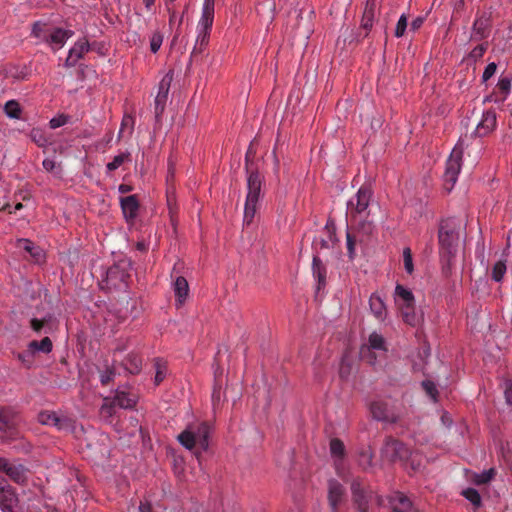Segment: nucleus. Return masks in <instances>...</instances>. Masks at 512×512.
Wrapping results in <instances>:
<instances>
[{"label":"nucleus","instance_id":"nucleus-36","mask_svg":"<svg viewBox=\"0 0 512 512\" xmlns=\"http://www.w3.org/2000/svg\"><path fill=\"white\" fill-rule=\"evenodd\" d=\"M22 107L16 100H9L4 105V113L10 119H21Z\"/></svg>","mask_w":512,"mask_h":512},{"label":"nucleus","instance_id":"nucleus-5","mask_svg":"<svg viewBox=\"0 0 512 512\" xmlns=\"http://www.w3.org/2000/svg\"><path fill=\"white\" fill-rule=\"evenodd\" d=\"M210 425L207 422L193 423L186 427L177 437L179 443L187 450L194 451L200 460L201 453L208 451Z\"/></svg>","mask_w":512,"mask_h":512},{"label":"nucleus","instance_id":"nucleus-16","mask_svg":"<svg viewBox=\"0 0 512 512\" xmlns=\"http://www.w3.org/2000/svg\"><path fill=\"white\" fill-rule=\"evenodd\" d=\"M120 207L127 222H133L138 216L140 203L136 195L120 198Z\"/></svg>","mask_w":512,"mask_h":512},{"label":"nucleus","instance_id":"nucleus-54","mask_svg":"<svg viewBox=\"0 0 512 512\" xmlns=\"http://www.w3.org/2000/svg\"><path fill=\"white\" fill-rule=\"evenodd\" d=\"M374 229H375V226H374L373 222L367 221V220L359 222V224L357 226V231L366 236L372 235L374 232Z\"/></svg>","mask_w":512,"mask_h":512},{"label":"nucleus","instance_id":"nucleus-58","mask_svg":"<svg viewBox=\"0 0 512 512\" xmlns=\"http://www.w3.org/2000/svg\"><path fill=\"white\" fill-rule=\"evenodd\" d=\"M372 458L373 454L372 452L368 450H363L360 452V465L363 468L371 467L372 466Z\"/></svg>","mask_w":512,"mask_h":512},{"label":"nucleus","instance_id":"nucleus-9","mask_svg":"<svg viewBox=\"0 0 512 512\" xmlns=\"http://www.w3.org/2000/svg\"><path fill=\"white\" fill-rule=\"evenodd\" d=\"M0 510L19 512V498L16 490L5 479H0Z\"/></svg>","mask_w":512,"mask_h":512},{"label":"nucleus","instance_id":"nucleus-44","mask_svg":"<svg viewBox=\"0 0 512 512\" xmlns=\"http://www.w3.org/2000/svg\"><path fill=\"white\" fill-rule=\"evenodd\" d=\"M330 452L332 456L343 458L345 455V446L339 438H333L330 441Z\"/></svg>","mask_w":512,"mask_h":512},{"label":"nucleus","instance_id":"nucleus-4","mask_svg":"<svg viewBox=\"0 0 512 512\" xmlns=\"http://www.w3.org/2000/svg\"><path fill=\"white\" fill-rule=\"evenodd\" d=\"M247 194L244 205L243 225L249 226L253 223L260 201L264 197L263 187L265 177L260 171L246 173Z\"/></svg>","mask_w":512,"mask_h":512},{"label":"nucleus","instance_id":"nucleus-7","mask_svg":"<svg viewBox=\"0 0 512 512\" xmlns=\"http://www.w3.org/2000/svg\"><path fill=\"white\" fill-rule=\"evenodd\" d=\"M0 472L19 485H25L28 481V469L23 464L4 457H0Z\"/></svg>","mask_w":512,"mask_h":512},{"label":"nucleus","instance_id":"nucleus-33","mask_svg":"<svg viewBox=\"0 0 512 512\" xmlns=\"http://www.w3.org/2000/svg\"><path fill=\"white\" fill-rule=\"evenodd\" d=\"M395 302L397 305L415 303V298L411 290L397 284L395 287Z\"/></svg>","mask_w":512,"mask_h":512},{"label":"nucleus","instance_id":"nucleus-38","mask_svg":"<svg viewBox=\"0 0 512 512\" xmlns=\"http://www.w3.org/2000/svg\"><path fill=\"white\" fill-rule=\"evenodd\" d=\"M173 75H174V73L172 70L168 71L164 75V77L161 79V81L158 84V92H157L156 96L162 97V98H168L170 86L173 81Z\"/></svg>","mask_w":512,"mask_h":512},{"label":"nucleus","instance_id":"nucleus-21","mask_svg":"<svg viewBox=\"0 0 512 512\" xmlns=\"http://www.w3.org/2000/svg\"><path fill=\"white\" fill-rule=\"evenodd\" d=\"M511 90V78L509 77H500L498 83L496 84L493 95L487 97L486 100H494V101H505L508 97Z\"/></svg>","mask_w":512,"mask_h":512},{"label":"nucleus","instance_id":"nucleus-42","mask_svg":"<svg viewBox=\"0 0 512 512\" xmlns=\"http://www.w3.org/2000/svg\"><path fill=\"white\" fill-rule=\"evenodd\" d=\"M496 128V114L487 111L482 115V134L490 133Z\"/></svg>","mask_w":512,"mask_h":512},{"label":"nucleus","instance_id":"nucleus-41","mask_svg":"<svg viewBox=\"0 0 512 512\" xmlns=\"http://www.w3.org/2000/svg\"><path fill=\"white\" fill-rule=\"evenodd\" d=\"M423 457L418 451H412L410 449V456L407 458L406 465H403L406 469H410L413 472L419 471L423 466Z\"/></svg>","mask_w":512,"mask_h":512},{"label":"nucleus","instance_id":"nucleus-51","mask_svg":"<svg viewBox=\"0 0 512 512\" xmlns=\"http://www.w3.org/2000/svg\"><path fill=\"white\" fill-rule=\"evenodd\" d=\"M403 262L404 268L408 274H412L414 271L412 252L409 247L404 248L403 250Z\"/></svg>","mask_w":512,"mask_h":512},{"label":"nucleus","instance_id":"nucleus-43","mask_svg":"<svg viewBox=\"0 0 512 512\" xmlns=\"http://www.w3.org/2000/svg\"><path fill=\"white\" fill-rule=\"evenodd\" d=\"M131 161V154L130 152H122L116 156H114L113 160L106 165L107 171H115L118 169L124 162H130Z\"/></svg>","mask_w":512,"mask_h":512},{"label":"nucleus","instance_id":"nucleus-45","mask_svg":"<svg viewBox=\"0 0 512 512\" xmlns=\"http://www.w3.org/2000/svg\"><path fill=\"white\" fill-rule=\"evenodd\" d=\"M421 386L423 390L426 392V394L434 401L436 402L438 400V389L436 387V384L431 380H423L421 382Z\"/></svg>","mask_w":512,"mask_h":512},{"label":"nucleus","instance_id":"nucleus-19","mask_svg":"<svg viewBox=\"0 0 512 512\" xmlns=\"http://www.w3.org/2000/svg\"><path fill=\"white\" fill-rule=\"evenodd\" d=\"M312 274L317 281L316 291L319 292L326 286L327 268L317 254L312 259Z\"/></svg>","mask_w":512,"mask_h":512},{"label":"nucleus","instance_id":"nucleus-3","mask_svg":"<svg viewBox=\"0 0 512 512\" xmlns=\"http://www.w3.org/2000/svg\"><path fill=\"white\" fill-rule=\"evenodd\" d=\"M132 269L133 262L130 258H120L103 272L100 282L101 289L126 291L129 287Z\"/></svg>","mask_w":512,"mask_h":512},{"label":"nucleus","instance_id":"nucleus-25","mask_svg":"<svg viewBox=\"0 0 512 512\" xmlns=\"http://www.w3.org/2000/svg\"><path fill=\"white\" fill-rule=\"evenodd\" d=\"M173 290L176 297V302L183 304L189 293V285L185 277L176 276L173 281Z\"/></svg>","mask_w":512,"mask_h":512},{"label":"nucleus","instance_id":"nucleus-56","mask_svg":"<svg viewBox=\"0 0 512 512\" xmlns=\"http://www.w3.org/2000/svg\"><path fill=\"white\" fill-rule=\"evenodd\" d=\"M31 138L39 147L45 146L47 143V139L39 129H33L31 131Z\"/></svg>","mask_w":512,"mask_h":512},{"label":"nucleus","instance_id":"nucleus-64","mask_svg":"<svg viewBox=\"0 0 512 512\" xmlns=\"http://www.w3.org/2000/svg\"><path fill=\"white\" fill-rule=\"evenodd\" d=\"M42 165L47 172H53L56 168V162L50 158H45L42 162Z\"/></svg>","mask_w":512,"mask_h":512},{"label":"nucleus","instance_id":"nucleus-46","mask_svg":"<svg viewBox=\"0 0 512 512\" xmlns=\"http://www.w3.org/2000/svg\"><path fill=\"white\" fill-rule=\"evenodd\" d=\"M461 495L470 501L474 505L475 509L480 507V493L478 490L474 488H467L461 492Z\"/></svg>","mask_w":512,"mask_h":512},{"label":"nucleus","instance_id":"nucleus-53","mask_svg":"<svg viewBox=\"0 0 512 512\" xmlns=\"http://www.w3.org/2000/svg\"><path fill=\"white\" fill-rule=\"evenodd\" d=\"M346 246H347V255L350 260H353L356 255V252H355L356 239L349 231H347V233H346Z\"/></svg>","mask_w":512,"mask_h":512},{"label":"nucleus","instance_id":"nucleus-17","mask_svg":"<svg viewBox=\"0 0 512 512\" xmlns=\"http://www.w3.org/2000/svg\"><path fill=\"white\" fill-rule=\"evenodd\" d=\"M18 422L17 413L11 408L0 409V431L8 433L10 436L16 432Z\"/></svg>","mask_w":512,"mask_h":512},{"label":"nucleus","instance_id":"nucleus-35","mask_svg":"<svg viewBox=\"0 0 512 512\" xmlns=\"http://www.w3.org/2000/svg\"><path fill=\"white\" fill-rule=\"evenodd\" d=\"M19 243L20 247L28 252L35 260L38 261L43 257V250L36 246L33 241L29 239H20Z\"/></svg>","mask_w":512,"mask_h":512},{"label":"nucleus","instance_id":"nucleus-1","mask_svg":"<svg viewBox=\"0 0 512 512\" xmlns=\"http://www.w3.org/2000/svg\"><path fill=\"white\" fill-rule=\"evenodd\" d=\"M461 221L455 217L441 220L438 228L439 255L442 274L448 277L458 252Z\"/></svg>","mask_w":512,"mask_h":512},{"label":"nucleus","instance_id":"nucleus-12","mask_svg":"<svg viewBox=\"0 0 512 512\" xmlns=\"http://www.w3.org/2000/svg\"><path fill=\"white\" fill-rule=\"evenodd\" d=\"M328 503L331 512H339L340 505L346 499L345 487L336 479H330L328 481Z\"/></svg>","mask_w":512,"mask_h":512},{"label":"nucleus","instance_id":"nucleus-34","mask_svg":"<svg viewBox=\"0 0 512 512\" xmlns=\"http://www.w3.org/2000/svg\"><path fill=\"white\" fill-rule=\"evenodd\" d=\"M51 28L47 24L36 21L32 25L31 35L42 42L47 43Z\"/></svg>","mask_w":512,"mask_h":512},{"label":"nucleus","instance_id":"nucleus-55","mask_svg":"<svg viewBox=\"0 0 512 512\" xmlns=\"http://www.w3.org/2000/svg\"><path fill=\"white\" fill-rule=\"evenodd\" d=\"M68 121H69V116L65 115V114H61L56 117H53L49 122V126L52 129H56L61 126H64L65 124L68 123Z\"/></svg>","mask_w":512,"mask_h":512},{"label":"nucleus","instance_id":"nucleus-39","mask_svg":"<svg viewBox=\"0 0 512 512\" xmlns=\"http://www.w3.org/2000/svg\"><path fill=\"white\" fill-rule=\"evenodd\" d=\"M154 368H155L154 384L156 386H158L165 379V377L167 375V363L161 358H155L154 359Z\"/></svg>","mask_w":512,"mask_h":512},{"label":"nucleus","instance_id":"nucleus-62","mask_svg":"<svg viewBox=\"0 0 512 512\" xmlns=\"http://www.w3.org/2000/svg\"><path fill=\"white\" fill-rule=\"evenodd\" d=\"M425 21V17L418 16L410 23V30L415 32L420 29Z\"/></svg>","mask_w":512,"mask_h":512},{"label":"nucleus","instance_id":"nucleus-61","mask_svg":"<svg viewBox=\"0 0 512 512\" xmlns=\"http://www.w3.org/2000/svg\"><path fill=\"white\" fill-rule=\"evenodd\" d=\"M115 376V372L112 369L107 368L100 374V382L102 385L109 384Z\"/></svg>","mask_w":512,"mask_h":512},{"label":"nucleus","instance_id":"nucleus-59","mask_svg":"<svg viewBox=\"0 0 512 512\" xmlns=\"http://www.w3.org/2000/svg\"><path fill=\"white\" fill-rule=\"evenodd\" d=\"M497 71V64L495 62L489 63L482 72V81H487L492 78Z\"/></svg>","mask_w":512,"mask_h":512},{"label":"nucleus","instance_id":"nucleus-22","mask_svg":"<svg viewBox=\"0 0 512 512\" xmlns=\"http://www.w3.org/2000/svg\"><path fill=\"white\" fill-rule=\"evenodd\" d=\"M369 306L372 314L379 320H384L387 314L386 305L382 297L377 293H372L369 298Z\"/></svg>","mask_w":512,"mask_h":512},{"label":"nucleus","instance_id":"nucleus-27","mask_svg":"<svg viewBox=\"0 0 512 512\" xmlns=\"http://www.w3.org/2000/svg\"><path fill=\"white\" fill-rule=\"evenodd\" d=\"M325 230L328 235V239L320 238L313 241L314 247L317 249H329L331 247L330 242L334 243L336 239V229L333 222L328 221L325 225Z\"/></svg>","mask_w":512,"mask_h":512},{"label":"nucleus","instance_id":"nucleus-40","mask_svg":"<svg viewBox=\"0 0 512 512\" xmlns=\"http://www.w3.org/2000/svg\"><path fill=\"white\" fill-rule=\"evenodd\" d=\"M255 156L256 151L254 150L252 144H250L245 154V174L250 173V171H259L258 162L255 160Z\"/></svg>","mask_w":512,"mask_h":512},{"label":"nucleus","instance_id":"nucleus-8","mask_svg":"<svg viewBox=\"0 0 512 512\" xmlns=\"http://www.w3.org/2000/svg\"><path fill=\"white\" fill-rule=\"evenodd\" d=\"M373 191L370 186L362 185L357 193L348 201L347 208L352 217L362 214L367 210Z\"/></svg>","mask_w":512,"mask_h":512},{"label":"nucleus","instance_id":"nucleus-24","mask_svg":"<svg viewBox=\"0 0 512 512\" xmlns=\"http://www.w3.org/2000/svg\"><path fill=\"white\" fill-rule=\"evenodd\" d=\"M351 493L355 506L369 503V498L365 489L363 488L362 481L359 478L353 479L351 483Z\"/></svg>","mask_w":512,"mask_h":512},{"label":"nucleus","instance_id":"nucleus-29","mask_svg":"<svg viewBox=\"0 0 512 512\" xmlns=\"http://www.w3.org/2000/svg\"><path fill=\"white\" fill-rule=\"evenodd\" d=\"M27 346L34 356L36 353L48 354L53 349V343L51 339L47 336L41 339L40 341L32 340L28 343Z\"/></svg>","mask_w":512,"mask_h":512},{"label":"nucleus","instance_id":"nucleus-10","mask_svg":"<svg viewBox=\"0 0 512 512\" xmlns=\"http://www.w3.org/2000/svg\"><path fill=\"white\" fill-rule=\"evenodd\" d=\"M38 421L42 425L56 427L58 430H71L74 427V421L72 418L59 415L55 411H41L38 414Z\"/></svg>","mask_w":512,"mask_h":512},{"label":"nucleus","instance_id":"nucleus-11","mask_svg":"<svg viewBox=\"0 0 512 512\" xmlns=\"http://www.w3.org/2000/svg\"><path fill=\"white\" fill-rule=\"evenodd\" d=\"M377 10L376 0H366L363 15L360 23V30L364 31V34L358 32L356 34L355 40L357 42L363 41L366 37H368L369 32L371 31Z\"/></svg>","mask_w":512,"mask_h":512},{"label":"nucleus","instance_id":"nucleus-13","mask_svg":"<svg viewBox=\"0 0 512 512\" xmlns=\"http://www.w3.org/2000/svg\"><path fill=\"white\" fill-rule=\"evenodd\" d=\"M389 507L392 512H421L411 499L403 492L395 491L388 497Z\"/></svg>","mask_w":512,"mask_h":512},{"label":"nucleus","instance_id":"nucleus-48","mask_svg":"<svg viewBox=\"0 0 512 512\" xmlns=\"http://www.w3.org/2000/svg\"><path fill=\"white\" fill-rule=\"evenodd\" d=\"M480 57V44H477L473 50L470 52V54L464 58L463 62L469 66H473V72L476 70L477 60Z\"/></svg>","mask_w":512,"mask_h":512},{"label":"nucleus","instance_id":"nucleus-26","mask_svg":"<svg viewBox=\"0 0 512 512\" xmlns=\"http://www.w3.org/2000/svg\"><path fill=\"white\" fill-rule=\"evenodd\" d=\"M210 32H211V30H209V29L205 30V29L197 28V38H196L195 46L191 53V59L193 57H196L198 54H201L204 52V50L206 49V47L209 43Z\"/></svg>","mask_w":512,"mask_h":512},{"label":"nucleus","instance_id":"nucleus-15","mask_svg":"<svg viewBox=\"0 0 512 512\" xmlns=\"http://www.w3.org/2000/svg\"><path fill=\"white\" fill-rule=\"evenodd\" d=\"M90 50V44L87 39L83 38L75 42V44L70 48L68 52V56L64 62V66L66 68H71L76 66L78 60L83 58L84 54Z\"/></svg>","mask_w":512,"mask_h":512},{"label":"nucleus","instance_id":"nucleus-2","mask_svg":"<svg viewBox=\"0 0 512 512\" xmlns=\"http://www.w3.org/2000/svg\"><path fill=\"white\" fill-rule=\"evenodd\" d=\"M479 128L480 121L476 124L475 129L470 134V136H468L466 133L464 136L459 138L457 144L446 160L445 170L442 175L443 189L446 191V193H450L453 190L461 171L464 150L469 147L470 140L477 136V131Z\"/></svg>","mask_w":512,"mask_h":512},{"label":"nucleus","instance_id":"nucleus-14","mask_svg":"<svg viewBox=\"0 0 512 512\" xmlns=\"http://www.w3.org/2000/svg\"><path fill=\"white\" fill-rule=\"evenodd\" d=\"M370 412L372 414V417L377 421L392 424L398 421V417L393 413H390L388 404L381 400L371 402Z\"/></svg>","mask_w":512,"mask_h":512},{"label":"nucleus","instance_id":"nucleus-47","mask_svg":"<svg viewBox=\"0 0 512 512\" xmlns=\"http://www.w3.org/2000/svg\"><path fill=\"white\" fill-rule=\"evenodd\" d=\"M17 359L26 369L32 368L34 364V355L32 354V352H30V349L28 347L27 350L19 352L17 354Z\"/></svg>","mask_w":512,"mask_h":512},{"label":"nucleus","instance_id":"nucleus-50","mask_svg":"<svg viewBox=\"0 0 512 512\" xmlns=\"http://www.w3.org/2000/svg\"><path fill=\"white\" fill-rule=\"evenodd\" d=\"M408 26V17L405 13H403L400 18L398 19V22L396 24L394 35L397 38L402 37L405 34V31Z\"/></svg>","mask_w":512,"mask_h":512},{"label":"nucleus","instance_id":"nucleus-20","mask_svg":"<svg viewBox=\"0 0 512 512\" xmlns=\"http://www.w3.org/2000/svg\"><path fill=\"white\" fill-rule=\"evenodd\" d=\"M215 0H204L197 28L211 30L214 22Z\"/></svg>","mask_w":512,"mask_h":512},{"label":"nucleus","instance_id":"nucleus-18","mask_svg":"<svg viewBox=\"0 0 512 512\" xmlns=\"http://www.w3.org/2000/svg\"><path fill=\"white\" fill-rule=\"evenodd\" d=\"M56 325V318L53 314L47 313L43 318H32L30 320V328L37 334H49L51 333Z\"/></svg>","mask_w":512,"mask_h":512},{"label":"nucleus","instance_id":"nucleus-6","mask_svg":"<svg viewBox=\"0 0 512 512\" xmlns=\"http://www.w3.org/2000/svg\"><path fill=\"white\" fill-rule=\"evenodd\" d=\"M381 454L391 463L400 462L402 465H406L407 458L410 456V448L402 441L388 436L385 438Z\"/></svg>","mask_w":512,"mask_h":512},{"label":"nucleus","instance_id":"nucleus-52","mask_svg":"<svg viewBox=\"0 0 512 512\" xmlns=\"http://www.w3.org/2000/svg\"><path fill=\"white\" fill-rule=\"evenodd\" d=\"M163 43V35L161 32H154L150 38V50L152 53H157Z\"/></svg>","mask_w":512,"mask_h":512},{"label":"nucleus","instance_id":"nucleus-28","mask_svg":"<svg viewBox=\"0 0 512 512\" xmlns=\"http://www.w3.org/2000/svg\"><path fill=\"white\" fill-rule=\"evenodd\" d=\"M371 349L372 350H382V351L387 350V348L385 346L384 337L375 331L369 335L368 346L363 345L361 347V354L364 355L365 351L370 352Z\"/></svg>","mask_w":512,"mask_h":512},{"label":"nucleus","instance_id":"nucleus-23","mask_svg":"<svg viewBox=\"0 0 512 512\" xmlns=\"http://www.w3.org/2000/svg\"><path fill=\"white\" fill-rule=\"evenodd\" d=\"M72 35L73 31L71 30H66L63 28H51L47 43L56 45L60 48Z\"/></svg>","mask_w":512,"mask_h":512},{"label":"nucleus","instance_id":"nucleus-37","mask_svg":"<svg viewBox=\"0 0 512 512\" xmlns=\"http://www.w3.org/2000/svg\"><path fill=\"white\" fill-rule=\"evenodd\" d=\"M168 98L155 97L154 100V117H155V129L160 128L162 124V114L165 110Z\"/></svg>","mask_w":512,"mask_h":512},{"label":"nucleus","instance_id":"nucleus-30","mask_svg":"<svg viewBox=\"0 0 512 512\" xmlns=\"http://www.w3.org/2000/svg\"><path fill=\"white\" fill-rule=\"evenodd\" d=\"M122 364L130 374H138L142 368V358L137 353L131 352L124 358Z\"/></svg>","mask_w":512,"mask_h":512},{"label":"nucleus","instance_id":"nucleus-57","mask_svg":"<svg viewBox=\"0 0 512 512\" xmlns=\"http://www.w3.org/2000/svg\"><path fill=\"white\" fill-rule=\"evenodd\" d=\"M211 398L214 407L219 405L222 400L221 384H219L217 380L215 381Z\"/></svg>","mask_w":512,"mask_h":512},{"label":"nucleus","instance_id":"nucleus-60","mask_svg":"<svg viewBox=\"0 0 512 512\" xmlns=\"http://www.w3.org/2000/svg\"><path fill=\"white\" fill-rule=\"evenodd\" d=\"M129 126L130 127V134L133 132L134 129V119L131 116H124L122 119L121 127L118 133V139L122 137L124 128Z\"/></svg>","mask_w":512,"mask_h":512},{"label":"nucleus","instance_id":"nucleus-31","mask_svg":"<svg viewBox=\"0 0 512 512\" xmlns=\"http://www.w3.org/2000/svg\"><path fill=\"white\" fill-rule=\"evenodd\" d=\"M136 397L124 391H117L114 397V405L123 409H132L136 405Z\"/></svg>","mask_w":512,"mask_h":512},{"label":"nucleus","instance_id":"nucleus-49","mask_svg":"<svg viewBox=\"0 0 512 512\" xmlns=\"http://www.w3.org/2000/svg\"><path fill=\"white\" fill-rule=\"evenodd\" d=\"M506 270H507V268H506L505 262H503V261L496 262L492 269L493 280L496 282H500L503 279V277L506 273Z\"/></svg>","mask_w":512,"mask_h":512},{"label":"nucleus","instance_id":"nucleus-63","mask_svg":"<svg viewBox=\"0 0 512 512\" xmlns=\"http://www.w3.org/2000/svg\"><path fill=\"white\" fill-rule=\"evenodd\" d=\"M496 475V470L494 468H491L487 471L482 472V485L489 482L491 479H493Z\"/></svg>","mask_w":512,"mask_h":512},{"label":"nucleus","instance_id":"nucleus-32","mask_svg":"<svg viewBox=\"0 0 512 512\" xmlns=\"http://www.w3.org/2000/svg\"><path fill=\"white\" fill-rule=\"evenodd\" d=\"M398 307L400 309L403 321L410 326H415L418 322L415 313V303L400 304Z\"/></svg>","mask_w":512,"mask_h":512}]
</instances>
